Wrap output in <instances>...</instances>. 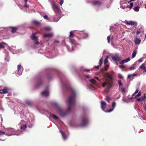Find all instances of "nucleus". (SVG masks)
Listing matches in <instances>:
<instances>
[{
    "mask_svg": "<svg viewBox=\"0 0 146 146\" xmlns=\"http://www.w3.org/2000/svg\"><path fill=\"white\" fill-rule=\"evenodd\" d=\"M69 89L72 91V94L70 96L67 101V103L69 104V106L66 111H64L62 110L57 104L55 103L54 104V106L57 108L58 112L62 117L65 116L69 113L71 109L72 106H74L75 104L76 93L71 88H70Z\"/></svg>",
    "mask_w": 146,
    "mask_h": 146,
    "instance_id": "1",
    "label": "nucleus"
},
{
    "mask_svg": "<svg viewBox=\"0 0 146 146\" xmlns=\"http://www.w3.org/2000/svg\"><path fill=\"white\" fill-rule=\"evenodd\" d=\"M107 84V87L106 88V92H108L111 87L113 86V83L112 81H108L107 82H104L102 85V86L103 87H104Z\"/></svg>",
    "mask_w": 146,
    "mask_h": 146,
    "instance_id": "2",
    "label": "nucleus"
},
{
    "mask_svg": "<svg viewBox=\"0 0 146 146\" xmlns=\"http://www.w3.org/2000/svg\"><path fill=\"white\" fill-rule=\"evenodd\" d=\"M112 60L115 61H119L121 60L120 57L117 54L113 55L111 56Z\"/></svg>",
    "mask_w": 146,
    "mask_h": 146,
    "instance_id": "3",
    "label": "nucleus"
},
{
    "mask_svg": "<svg viewBox=\"0 0 146 146\" xmlns=\"http://www.w3.org/2000/svg\"><path fill=\"white\" fill-rule=\"evenodd\" d=\"M43 78L42 77H39L38 78L36 83V86L38 87L40 86L42 83Z\"/></svg>",
    "mask_w": 146,
    "mask_h": 146,
    "instance_id": "4",
    "label": "nucleus"
},
{
    "mask_svg": "<svg viewBox=\"0 0 146 146\" xmlns=\"http://www.w3.org/2000/svg\"><path fill=\"white\" fill-rule=\"evenodd\" d=\"M88 120L86 117H84L82 119V126H84L86 125L88 122Z\"/></svg>",
    "mask_w": 146,
    "mask_h": 146,
    "instance_id": "5",
    "label": "nucleus"
},
{
    "mask_svg": "<svg viewBox=\"0 0 146 146\" xmlns=\"http://www.w3.org/2000/svg\"><path fill=\"white\" fill-rule=\"evenodd\" d=\"M105 76L108 78L110 80V81H112L113 80V78L112 76L110 74V73L108 72H106L105 74Z\"/></svg>",
    "mask_w": 146,
    "mask_h": 146,
    "instance_id": "6",
    "label": "nucleus"
},
{
    "mask_svg": "<svg viewBox=\"0 0 146 146\" xmlns=\"http://www.w3.org/2000/svg\"><path fill=\"white\" fill-rule=\"evenodd\" d=\"M101 106L103 111H104L106 107V104L104 101H102L101 102Z\"/></svg>",
    "mask_w": 146,
    "mask_h": 146,
    "instance_id": "7",
    "label": "nucleus"
},
{
    "mask_svg": "<svg viewBox=\"0 0 146 146\" xmlns=\"http://www.w3.org/2000/svg\"><path fill=\"white\" fill-rule=\"evenodd\" d=\"M8 88H4L3 89L0 90V93L2 94H5L8 92Z\"/></svg>",
    "mask_w": 146,
    "mask_h": 146,
    "instance_id": "8",
    "label": "nucleus"
},
{
    "mask_svg": "<svg viewBox=\"0 0 146 146\" xmlns=\"http://www.w3.org/2000/svg\"><path fill=\"white\" fill-rule=\"evenodd\" d=\"M37 34V33L36 32L32 33L31 36V39L33 40H37L38 39V37L36 36V35Z\"/></svg>",
    "mask_w": 146,
    "mask_h": 146,
    "instance_id": "9",
    "label": "nucleus"
},
{
    "mask_svg": "<svg viewBox=\"0 0 146 146\" xmlns=\"http://www.w3.org/2000/svg\"><path fill=\"white\" fill-rule=\"evenodd\" d=\"M126 24L127 25H137V23L136 22H134L133 21H127L126 22Z\"/></svg>",
    "mask_w": 146,
    "mask_h": 146,
    "instance_id": "10",
    "label": "nucleus"
},
{
    "mask_svg": "<svg viewBox=\"0 0 146 146\" xmlns=\"http://www.w3.org/2000/svg\"><path fill=\"white\" fill-rule=\"evenodd\" d=\"M92 3L93 5H100L101 4V3L98 1H93L92 2Z\"/></svg>",
    "mask_w": 146,
    "mask_h": 146,
    "instance_id": "11",
    "label": "nucleus"
},
{
    "mask_svg": "<svg viewBox=\"0 0 146 146\" xmlns=\"http://www.w3.org/2000/svg\"><path fill=\"white\" fill-rule=\"evenodd\" d=\"M53 36L52 33H47L44 34L43 37L44 38L52 37Z\"/></svg>",
    "mask_w": 146,
    "mask_h": 146,
    "instance_id": "12",
    "label": "nucleus"
},
{
    "mask_svg": "<svg viewBox=\"0 0 146 146\" xmlns=\"http://www.w3.org/2000/svg\"><path fill=\"white\" fill-rule=\"evenodd\" d=\"M130 60V58H128L125 60H122L120 62V64H123L125 63H126L128 61H129Z\"/></svg>",
    "mask_w": 146,
    "mask_h": 146,
    "instance_id": "13",
    "label": "nucleus"
},
{
    "mask_svg": "<svg viewBox=\"0 0 146 146\" xmlns=\"http://www.w3.org/2000/svg\"><path fill=\"white\" fill-rule=\"evenodd\" d=\"M10 28L11 29V32L12 33H14L16 32L17 30L18 29V28L16 27H11Z\"/></svg>",
    "mask_w": 146,
    "mask_h": 146,
    "instance_id": "14",
    "label": "nucleus"
},
{
    "mask_svg": "<svg viewBox=\"0 0 146 146\" xmlns=\"http://www.w3.org/2000/svg\"><path fill=\"white\" fill-rule=\"evenodd\" d=\"M141 42V40L139 38H136L134 40V42L136 45L139 44Z\"/></svg>",
    "mask_w": 146,
    "mask_h": 146,
    "instance_id": "15",
    "label": "nucleus"
},
{
    "mask_svg": "<svg viewBox=\"0 0 146 146\" xmlns=\"http://www.w3.org/2000/svg\"><path fill=\"white\" fill-rule=\"evenodd\" d=\"M41 95L43 96H47L49 95V92L47 91H44L42 92Z\"/></svg>",
    "mask_w": 146,
    "mask_h": 146,
    "instance_id": "16",
    "label": "nucleus"
},
{
    "mask_svg": "<svg viewBox=\"0 0 146 146\" xmlns=\"http://www.w3.org/2000/svg\"><path fill=\"white\" fill-rule=\"evenodd\" d=\"M32 23L34 25H39L40 24V23L39 22L36 20L33 21Z\"/></svg>",
    "mask_w": 146,
    "mask_h": 146,
    "instance_id": "17",
    "label": "nucleus"
},
{
    "mask_svg": "<svg viewBox=\"0 0 146 146\" xmlns=\"http://www.w3.org/2000/svg\"><path fill=\"white\" fill-rule=\"evenodd\" d=\"M53 6L54 7L55 9H56V10L57 11L59 12L60 11V9L59 7L54 4H53Z\"/></svg>",
    "mask_w": 146,
    "mask_h": 146,
    "instance_id": "18",
    "label": "nucleus"
},
{
    "mask_svg": "<svg viewBox=\"0 0 146 146\" xmlns=\"http://www.w3.org/2000/svg\"><path fill=\"white\" fill-rule=\"evenodd\" d=\"M4 44H6L4 42L0 43V48H5Z\"/></svg>",
    "mask_w": 146,
    "mask_h": 146,
    "instance_id": "19",
    "label": "nucleus"
},
{
    "mask_svg": "<svg viewBox=\"0 0 146 146\" xmlns=\"http://www.w3.org/2000/svg\"><path fill=\"white\" fill-rule=\"evenodd\" d=\"M10 131L11 132V134L13 135H16L15 132L14 131V130L13 128H11L9 129Z\"/></svg>",
    "mask_w": 146,
    "mask_h": 146,
    "instance_id": "20",
    "label": "nucleus"
},
{
    "mask_svg": "<svg viewBox=\"0 0 146 146\" xmlns=\"http://www.w3.org/2000/svg\"><path fill=\"white\" fill-rule=\"evenodd\" d=\"M26 104L29 106H31L32 105V103L29 101H27L25 102Z\"/></svg>",
    "mask_w": 146,
    "mask_h": 146,
    "instance_id": "21",
    "label": "nucleus"
},
{
    "mask_svg": "<svg viewBox=\"0 0 146 146\" xmlns=\"http://www.w3.org/2000/svg\"><path fill=\"white\" fill-rule=\"evenodd\" d=\"M74 36L73 31H71L70 33L69 37H73Z\"/></svg>",
    "mask_w": 146,
    "mask_h": 146,
    "instance_id": "22",
    "label": "nucleus"
},
{
    "mask_svg": "<svg viewBox=\"0 0 146 146\" xmlns=\"http://www.w3.org/2000/svg\"><path fill=\"white\" fill-rule=\"evenodd\" d=\"M90 81L91 82L94 84H96L97 83L96 80L94 79L90 80Z\"/></svg>",
    "mask_w": 146,
    "mask_h": 146,
    "instance_id": "23",
    "label": "nucleus"
},
{
    "mask_svg": "<svg viewBox=\"0 0 146 146\" xmlns=\"http://www.w3.org/2000/svg\"><path fill=\"white\" fill-rule=\"evenodd\" d=\"M62 135V137H63V139H66V135L62 131H60Z\"/></svg>",
    "mask_w": 146,
    "mask_h": 146,
    "instance_id": "24",
    "label": "nucleus"
},
{
    "mask_svg": "<svg viewBox=\"0 0 146 146\" xmlns=\"http://www.w3.org/2000/svg\"><path fill=\"white\" fill-rule=\"evenodd\" d=\"M27 127V125L26 124L23 125L21 127V129L25 130Z\"/></svg>",
    "mask_w": 146,
    "mask_h": 146,
    "instance_id": "25",
    "label": "nucleus"
},
{
    "mask_svg": "<svg viewBox=\"0 0 146 146\" xmlns=\"http://www.w3.org/2000/svg\"><path fill=\"white\" fill-rule=\"evenodd\" d=\"M139 68L143 70H145L146 68V67L144 64H142V65L139 66Z\"/></svg>",
    "mask_w": 146,
    "mask_h": 146,
    "instance_id": "26",
    "label": "nucleus"
},
{
    "mask_svg": "<svg viewBox=\"0 0 146 146\" xmlns=\"http://www.w3.org/2000/svg\"><path fill=\"white\" fill-rule=\"evenodd\" d=\"M136 54V51L135 50H134L133 51L132 54V58H134Z\"/></svg>",
    "mask_w": 146,
    "mask_h": 146,
    "instance_id": "27",
    "label": "nucleus"
},
{
    "mask_svg": "<svg viewBox=\"0 0 146 146\" xmlns=\"http://www.w3.org/2000/svg\"><path fill=\"white\" fill-rule=\"evenodd\" d=\"M140 8L138 6H137L135 7L134 8V11H138L139 10V8Z\"/></svg>",
    "mask_w": 146,
    "mask_h": 146,
    "instance_id": "28",
    "label": "nucleus"
},
{
    "mask_svg": "<svg viewBox=\"0 0 146 146\" xmlns=\"http://www.w3.org/2000/svg\"><path fill=\"white\" fill-rule=\"evenodd\" d=\"M142 28H140L137 31L136 33L137 34H139L141 33V31L142 30Z\"/></svg>",
    "mask_w": 146,
    "mask_h": 146,
    "instance_id": "29",
    "label": "nucleus"
},
{
    "mask_svg": "<svg viewBox=\"0 0 146 146\" xmlns=\"http://www.w3.org/2000/svg\"><path fill=\"white\" fill-rule=\"evenodd\" d=\"M70 43L72 44H75L76 40H75L74 39H71L70 40Z\"/></svg>",
    "mask_w": 146,
    "mask_h": 146,
    "instance_id": "30",
    "label": "nucleus"
},
{
    "mask_svg": "<svg viewBox=\"0 0 146 146\" xmlns=\"http://www.w3.org/2000/svg\"><path fill=\"white\" fill-rule=\"evenodd\" d=\"M144 100V98L143 97H141L140 98H138L137 99V101H141Z\"/></svg>",
    "mask_w": 146,
    "mask_h": 146,
    "instance_id": "31",
    "label": "nucleus"
},
{
    "mask_svg": "<svg viewBox=\"0 0 146 146\" xmlns=\"http://www.w3.org/2000/svg\"><path fill=\"white\" fill-rule=\"evenodd\" d=\"M116 103L114 102H112V108L113 110L115 106Z\"/></svg>",
    "mask_w": 146,
    "mask_h": 146,
    "instance_id": "32",
    "label": "nucleus"
},
{
    "mask_svg": "<svg viewBox=\"0 0 146 146\" xmlns=\"http://www.w3.org/2000/svg\"><path fill=\"white\" fill-rule=\"evenodd\" d=\"M130 6L129 5H128V7L131 9L133 7V3H131L130 4Z\"/></svg>",
    "mask_w": 146,
    "mask_h": 146,
    "instance_id": "33",
    "label": "nucleus"
},
{
    "mask_svg": "<svg viewBox=\"0 0 146 146\" xmlns=\"http://www.w3.org/2000/svg\"><path fill=\"white\" fill-rule=\"evenodd\" d=\"M103 60V59L102 58H101L100 60L99 61V65L100 66H101Z\"/></svg>",
    "mask_w": 146,
    "mask_h": 146,
    "instance_id": "34",
    "label": "nucleus"
},
{
    "mask_svg": "<svg viewBox=\"0 0 146 146\" xmlns=\"http://www.w3.org/2000/svg\"><path fill=\"white\" fill-rule=\"evenodd\" d=\"M109 67V65L108 64L105 65V71H106L108 69V68Z\"/></svg>",
    "mask_w": 146,
    "mask_h": 146,
    "instance_id": "35",
    "label": "nucleus"
},
{
    "mask_svg": "<svg viewBox=\"0 0 146 146\" xmlns=\"http://www.w3.org/2000/svg\"><path fill=\"white\" fill-rule=\"evenodd\" d=\"M6 135L5 133L2 131H0V135Z\"/></svg>",
    "mask_w": 146,
    "mask_h": 146,
    "instance_id": "36",
    "label": "nucleus"
},
{
    "mask_svg": "<svg viewBox=\"0 0 146 146\" xmlns=\"http://www.w3.org/2000/svg\"><path fill=\"white\" fill-rule=\"evenodd\" d=\"M88 35L87 33H84V34L83 38H85L88 37Z\"/></svg>",
    "mask_w": 146,
    "mask_h": 146,
    "instance_id": "37",
    "label": "nucleus"
},
{
    "mask_svg": "<svg viewBox=\"0 0 146 146\" xmlns=\"http://www.w3.org/2000/svg\"><path fill=\"white\" fill-rule=\"evenodd\" d=\"M43 18L44 19H46V20H49L50 19V18H48V16L47 15H45L44 16H43Z\"/></svg>",
    "mask_w": 146,
    "mask_h": 146,
    "instance_id": "38",
    "label": "nucleus"
},
{
    "mask_svg": "<svg viewBox=\"0 0 146 146\" xmlns=\"http://www.w3.org/2000/svg\"><path fill=\"white\" fill-rule=\"evenodd\" d=\"M118 83L119 84V86H121L122 85V84L121 83V80H118Z\"/></svg>",
    "mask_w": 146,
    "mask_h": 146,
    "instance_id": "39",
    "label": "nucleus"
},
{
    "mask_svg": "<svg viewBox=\"0 0 146 146\" xmlns=\"http://www.w3.org/2000/svg\"><path fill=\"white\" fill-rule=\"evenodd\" d=\"M108 57H107L105 59L104 61V63L105 64H106L108 62Z\"/></svg>",
    "mask_w": 146,
    "mask_h": 146,
    "instance_id": "40",
    "label": "nucleus"
},
{
    "mask_svg": "<svg viewBox=\"0 0 146 146\" xmlns=\"http://www.w3.org/2000/svg\"><path fill=\"white\" fill-rule=\"evenodd\" d=\"M21 64H19L17 66V70L18 71H19L20 69L21 68Z\"/></svg>",
    "mask_w": 146,
    "mask_h": 146,
    "instance_id": "41",
    "label": "nucleus"
},
{
    "mask_svg": "<svg viewBox=\"0 0 146 146\" xmlns=\"http://www.w3.org/2000/svg\"><path fill=\"white\" fill-rule=\"evenodd\" d=\"M44 29L47 31H49L51 30V28L49 27H46Z\"/></svg>",
    "mask_w": 146,
    "mask_h": 146,
    "instance_id": "42",
    "label": "nucleus"
},
{
    "mask_svg": "<svg viewBox=\"0 0 146 146\" xmlns=\"http://www.w3.org/2000/svg\"><path fill=\"white\" fill-rule=\"evenodd\" d=\"M113 110L112 108L111 109H110L109 110H106V112H110L112 111Z\"/></svg>",
    "mask_w": 146,
    "mask_h": 146,
    "instance_id": "43",
    "label": "nucleus"
},
{
    "mask_svg": "<svg viewBox=\"0 0 146 146\" xmlns=\"http://www.w3.org/2000/svg\"><path fill=\"white\" fill-rule=\"evenodd\" d=\"M122 101L124 102H127V99L124 97H123L122 98Z\"/></svg>",
    "mask_w": 146,
    "mask_h": 146,
    "instance_id": "44",
    "label": "nucleus"
},
{
    "mask_svg": "<svg viewBox=\"0 0 146 146\" xmlns=\"http://www.w3.org/2000/svg\"><path fill=\"white\" fill-rule=\"evenodd\" d=\"M34 43L36 45H38L39 44V42L38 41H37V40H34Z\"/></svg>",
    "mask_w": 146,
    "mask_h": 146,
    "instance_id": "45",
    "label": "nucleus"
},
{
    "mask_svg": "<svg viewBox=\"0 0 146 146\" xmlns=\"http://www.w3.org/2000/svg\"><path fill=\"white\" fill-rule=\"evenodd\" d=\"M52 117L56 119H58V117L54 114L52 115Z\"/></svg>",
    "mask_w": 146,
    "mask_h": 146,
    "instance_id": "46",
    "label": "nucleus"
},
{
    "mask_svg": "<svg viewBox=\"0 0 146 146\" xmlns=\"http://www.w3.org/2000/svg\"><path fill=\"white\" fill-rule=\"evenodd\" d=\"M107 39L108 40V43H110V36H108L107 37Z\"/></svg>",
    "mask_w": 146,
    "mask_h": 146,
    "instance_id": "47",
    "label": "nucleus"
},
{
    "mask_svg": "<svg viewBox=\"0 0 146 146\" xmlns=\"http://www.w3.org/2000/svg\"><path fill=\"white\" fill-rule=\"evenodd\" d=\"M139 91V90L138 89H137L135 92L133 94V95L134 96L135 94L137 93Z\"/></svg>",
    "mask_w": 146,
    "mask_h": 146,
    "instance_id": "48",
    "label": "nucleus"
},
{
    "mask_svg": "<svg viewBox=\"0 0 146 146\" xmlns=\"http://www.w3.org/2000/svg\"><path fill=\"white\" fill-rule=\"evenodd\" d=\"M118 77L119 78L122 79L123 78L122 76L120 74H119Z\"/></svg>",
    "mask_w": 146,
    "mask_h": 146,
    "instance_id": "49",
    "label": "nucleus"
},
{
    "mask_svg": "<svg viewBox=\"0 0 146 146\" xmlns=\"http://www.w3.org/2000/svg\"><path fill=\"white\" fill-rule=\"evenodd\" d=\"M141 95V92H139L138 94H137V95L135 97H137V96H140Z\"/></svg>",
    "mask_w": 146,
    "mask_h": 146,
    "instance_id": "50",
    "label": "nucleus"
},
{
    "mask_svg": "<svg viewBox=\"0 0 146 146\" xmlns=\"http://www.w3.org/2000/svg\"><path fill=\"white\" fill-rule=\"evenodd\" d=\"M129 69L130 70H131L134 69H135V67L133 66L129 68Z\"/></svg>",
    "mask_w": 146,
    "mask_h": 146,
    "instance_id": "51",
    "label": "nucleus"
},
{
    "mask_svg": "<svg viewBox=\"0 0 146 146\" xmlns=\"http://www.w3.org/2000/svg\"><path fill=\"white\" fill-rule=\"evenodd\" d=\"M106 100L109 103L110 102V98L108 97H107L106 98Z\"/></svg>",
    "mask_w": 146,
    "mask_h": 146,
    "instance_id": "52",
    "label": "nucleus"
},
{
    "mask_svg": "<svg viewBox=\"0 0 146 146\" xmlns=\"http://www.w3.org/2000/svg\"><path fill=\"white\" fill-rule=\"evenodd\" d=\"M121 91L122 92H125V90L124 88H121Z\"/></svg>",
    "mask_w": 146,
    "mask_h": 146,
    "instance_id": "53",
    "label": "nucleus"
},
{
    "mask_svg": "<svg viewBox=\"0 0 146 146\" xmlns=\"http://www.w3.org/2000/svg\"><path fill=\"white\" fill-rule=\"evenodd\" d=\"M64 2L63 0H60V4L61 5H62Z\"/></svg>",
    "mask_w": 146,
    "mask_h": 146,
    "instance_id": "54",
    "label": "nucleus"
},
{
    "mask_svg": "<svg viewBox=\"0 0 146 146\" xmlns=\"http://www.w3.org/2000/svg\"><path fill=\"white\" fill-rule=\"evenodd\" d=\"M100 66H100V65H98V66H95V68H96L97 69H99V67Z\"/></svg>",
    "mask_w": 146,
    "mask_h": 146,
    "instance_id": "55",
    "label": "nucleus"
},
{
    "mask_svg": "<svg viewBox=\"0 0 146 146\" xmlns=\"http://www.w3.org/2000/svg\"><path fill=\"white\" fill-rule=\"evenodd\" d=\"M142 61L143 60L141 58L139 59L138 60V62H142Z\"/></svg>",
    "mask_w": 146,
    "mask_h": 146,
    "instance_id": "56",
    "label": "nucleus"
},
{
    "mask_svg": "<svg viewBox=\"0 0 146 146\" xmlns=\"http://www.w3.org/2000/svg\"><path fill=\"white\" fill-rule=\"evenodd\" d=\"M84 71H85L86 72H89V71H90V70L88 69H85L84 70Z\"/></svg>",
    "mask_w": 146,
    "mask_h": 146,
    "instance_id": "57",
    "label": "nucleus"
},
{
    "mask_svg": "<svg viewBox=\"0 0 146 146\" xmlns=\"http://www.w3.org/2000/svg\"><path fill=\"white\" fill-rule=\"evenodd\" d=\"M59 41L58 40H55L54 43H59Z\"/></svg>",
    "mask_w": 146,
    "mask_h": 146,
    "instance_id": "58",
    "label": "nucleus"
},
{
    "mask_svg": "<svg viewBox=\"0 0 146 146\" xmlns=\"http://www.w3.org/2000/svg\"><path fill=\"white\" fill-rule=\"evenodd\" d=\"M27 3H25V4L24 5V7H28V6L27 4Z\"/></svg>",
    "mask_w": 146,
    "mask_h": 146,
    "instance_id": "59",
    "label": "nucleus"
},
{
    "mask_svg": "<svg viewBox=\"0 0 146 146\" xmlns=\"http://www.w3.org/2000/svg\"><path fill=\"white\" fill-rule=\"evenodd\" d=\"M120 67L121 68H124L125 66L123 65H121V66H120Z\"/></svg>",
    "mask_w": 146,
    "mask_h": 146,
    "instance_id": "60",
    "label": "nucleus"
},
{
    "mask_svg": "<svg viewBox=\"0 0 146 146\" xmlns=\"http://www.w3.org/2000/svg\"><path fill=\"white\" fill-rule=\"evenodd\" d=\"M137 75V74H133L132 75V76H135Z\"/></svg>",
    "mask_w": 146,
    "mask_h": 146,
    "instance_id": "61",
    "label": "nucleus"
},
{
    "mask_svg": "<svg viewBox=\"0 0 146 146\" xmlns=\"http://www.w3.org/2000/svg\"><path fill=\"white\" fill-rule=\"evenodd\" d=\"M95 78L96 79L98 80L99 81H100V80L97 77H95Z\"/></svg>",
    "mask_w": 146,
    "mask_h": 146,
    "instance_id": "62",
    "label": "nucleus"
},
{
    "mask_svg": "<svg viewBox=\"0 0 146 146\" xmlns=\"http://www.w3.org/2000/svg\"><path fill=\"white\" fill-rule=\"evenodd\" d=\"M144 107L145 110L146 111V105L145 106H144Z\"/></svg>",
    "mask_w": 146,
    "mask_h": 146,
    "instance_id": "63",
    "label": "nucleus"
},
{
    "mask_svg": "<svg viewBox=\"0 0 146 146\" xmlns=\"http://www.w3.org/2000/svg\"><path fill=\"white\" fill-rule=\"evenodd\" d=\"M130 77V75H128V77H127V78H129Z\"/></svg>",
    "mask_w": 146,
    "mask_h": 146,
    "instance_id": "64",
    "label": "nucleus"
}]
</instances>
